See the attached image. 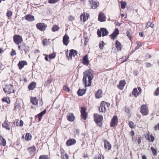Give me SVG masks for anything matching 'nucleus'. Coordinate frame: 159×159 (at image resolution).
Returning a JSON list of instances; mask_svg holds the SVG:
<instances>
[{"label":"nucleus","instance_id":"a19ab883","mask_svg":"<svg viewBox=\"0 0 159 159\" xmlns=\"http://www.w3.org/2000/svg\"><path fill=\"white\" fill-rule=\"evenodd\" d=\"M49 158L47 155H42L40 156L39 159H49Z\"/></svg>","mask_w":159,"mask_h":159},{"label":"nucleus","instance_id":"a878e982","mask_svg":"<svg viewBox=\"0 0 159 159\" xmlns=\"http://www.w3.org/2000/svg\"><path fill=\"white\" fill-rule=\"evenodd\" d=\"M86 89H79L77 92V93L79 96H82L86 92Z\"/></svg>","mask_w":159,"mask_h":159},{"label":"nucleus","instance_id":"f3484780","mask_svg":"<svg viewBox=\"0 0 159 159\" xmlns=\"http://www.w3.org/2000/svg\"><path fill=\"white\" fill-rule=\"evenodd\" d=\"M89 15L86 13L84 14H82L80 16V19L81 20H83V22H85L88 19V16Z\"/></svg>","mask_w":159,"mask_h":159},{"label":"nucleus","instance_id":"20e7f679","mask_svg":"<svg viewBox=\"0 0 159 159\" xmlns=\"http://www.w3.org/2000/svg\"><path fill=\"white\" fill-rule=\"evenodd\" d=\"M13 86L12 85L6 84L5 87L3 88V90L5 93L9 94L12 92L11 90Z\"/></svg>","mask_w":159,"mask_h":159},{"label":"nucleus","instance_id":"6ab92c4d","mask_svg":"<svg viewBox=\"0 0 159 159\" xmlns=\"http://www.w3.org/2000/svg\"><path fill=\"white\" fill-rule=\"evenodd\" d=\"M115 46L118 51H121V50L122 45L121 43L117 40H116L115 43Z\"/></svg>","mask_w":159,"mask_h":159},{"label":"nucleus","instance_id":"f8f14e48","mask_svg":"<svg viewBox=\"0 0 159 159\" xmlns=\"http://www.w3.org/2000/svg\"><path fill=\"white\" fill-rule=\"evenodd\" d=\"M104 147L105 149L106 150H110L111 149V145L107 140H105L104 141Z\"/></svg>","mask_w":159,"mask_h":159},{"label":"nucleus","instance_id":"9b49d317","mask_svg":"<svg viewBox=\"0 0 159 159\" xmlns=\"http://www.w3.org/2000/svg\"><path fill=\"white\" fill-rule=\"evenodd\" d=\"M106 17L104 14L102 12H100L98 15V20L101 22H103L106 20Z\"/></svg>","mask_w":159,"mask_h":159},{"label":"nucleus","instance_id":"f257e3e1","mask_svg":"<svg viewBox=\"0 0 159 159\" xmlns=\"http://www.w3.org/2000/svg\"><path fill=\"white\" fill-rule=\"evenodd\" d=\"M84 76L83 81L84 82L85 87L90 86L91 85V80L93 78V75L90 73L87 72L84 73Z\"/></svg>","mask_w":159,"mask_h":159},{"label":"nucleus","instance_id":"bb28decb","mask_svg":"<svg viewBox=\"0 0 159 159\" xmlns=\"http://www.w3.org/2000/svg\"><path fill=\"white\" fill-rule=\"evenodd\" d=\"M14 110L15 111H16L17 110H20L21 108L20 104L19 103L16 102L14 104Z\"/></svg>","mask_w":159,"mask_h":159},{"label":"nucleus","instance_id":"a211bd4d","mask_svg":"<svg viewBox=\"0 0 159 159\" xmlns=\"http://www.w3.org/2000/svg\"><path fill=\"white\" fill-rule=\"evenodd\" d=\"M89 2L91 4V2H92V7H94V8L96 9L97 8L98 5H99L98 2H97L95 1H93V0H90L89 1Z\"/></svg>","mask_w":159,"mask_h":159},{"label":"nucleus","instance_id":"680f3d73","mask_svg":"<svg viewBox=\"0 0 159 159\" xmlns=\"http://www.w3.org/2000/svg\"><path fill=\"white\" fill-rule=\"evenodd\" d=\"M125 111L127 113H128L129 112L130 110L129 108H127V107H126L125 109Z\"/></svg>","mask_w":159,"mask_h":159},{"label":"nucleus","instance_id":"79ce46f5","mask_svg":"<svg viewBox=\"0 0 159 159\" xmlns=\"http://www.w3.org/2000/svg\"><path fill=\"white\" fill-rule=\"evenodd\" d=\"M31 139V135L28 133H27L25 135V139L29 140Z\"/></svg>","mask_w":159,"mask_h":159},{"label":"nucleus","instance_id":"0e129e2a","mask_svg":"<svg viewBox=\"0 0 159 159\" xmlns=\"http://www.w3.org/2000/svg\"><path fill=\"white\" fill-rule=\"evenodd\" d=\"M151 138V140L152 142H153L155 139L154 137L152 135H151L150 136Z\"/></svg>","mask_w":159,"mask_h":159},{"label":"nucleus","instance_id":"a18cd8bd","mask_svg":"<svg viewBox=\"0 0 159 159\" xmlns=\"http://www.w3.org/2000/svg\"><path fill=\"white\" fill-rule=\"evenodd\" d=\"M129 127L131 129L133 128L134 127V124L132 121H129Z\"/></svg>","mask_w":159,"mask_h":159},{"label":"nucleus","instance_id":"c85d7f7f","mask_svg":"<svg viewBox=\"0 0 159 159\" xmlns=\"http://www.w3.org/2000/svg\"><path fill=\"white\" fill-rule=\"evenodd\" d=\"M105 102L102 101L100 106V108L102 107V112H105L106 110L105 107Z\"/></svg>","mask_w":159,"mask_h":159},{"label":"nucleus","instance_id":"37998d69","mask_svg":"<svg viewBox=\"0 0 159 159\" xmlns=\"http://www.w3.org/2000/svg\"><path fill=\"white\" fill-rule=\"evenodd\" d=\"M2 100L3 101L7 103L8 104H10V100L9 98H3Z\"/></svg>","mask_w":159,"mask_h":159},{"label":"nucleus","instance_id":"4c0bfd02","mask_svg":"<svg viewBox=\"0 0 159 159\" xmlns=\"http://www.w3.org/2000/svg\"><path fill=\"white\" fill-rule=\"evenodd\" d=\"M81 116L84 120H85L87 118V113H82Z\"/></svg>","mask_w":159,"mask_h":159},{"label":"nucleus","instance_id":"39448f33","mask_svg":"<svg viewBox=\"0 0 159 159\" xmlns=\"http://www.w3.org/2000/svg\"><path fill=\"white\" fill-rule=\"evenodd\" d=\"M36 26L38 29L42 31H44L47 26V25L43 23H38Z\"/></svg>","mask_w":159,"mask_h":159},{"label":"nucleus","instance_id":"052dcab7","mask_svg":"<svg viewBox=\"0 0 159 159\" xmlns=\"http://www.w3.org/2000/svg\"><path fill=\"white\" fill-rule=\"evenodd\" d=\"M71 51L73 52V53L74 54V55L75 56V55H76L78 53V52H77V51H76V50H73V49H71Z\"/></svg>","mask_w":159,"mask_h":159},{"label":"nucleus","instance_id":"b1692460","mask_svg":"<svg viewBox=\"0 0 159 159\" xmlns=\"http://www.w3.org/2000/svg\"><path fill=\"white\" fill-rule=\"evenodd\" d=\"M27 150L30 154H32L35 152L36 150V147L35 146H34L28 148Z\"/></svg>","mask_w":159,"mask_h":159},{"label":"nucleus","instance_id":"cd10ccee","mask_svg":"<svg viewBox=\"0 0 159 159\" xmlns=\"http://www.w3.org/2000/svg\"><path fill=\"white\" fill-rule=\"evenodd\" d=\"M102 90L98 89L95 94V97L97 98H99L102 97Z\"/></svg>","mask_w":159,"mask_h":159},{"label":"nucleus","instance_id":"338daca9","mask_svg":"<svg viewBox=\"0 0 159 159\" xmlns=\"http://www.w3.org/2000/svg\"><path fill=\"white\" fill-rule=\"evenodd\" d=\"M23 122L22 120H20V122L19 123V126H21L23 125Z\"/></svg>","mask_w":159,"mask_h":159},{"label":"nucleus","instance_id":"aec40b11","mask_svg":"<svg viewBox=\"0 0 159 159\" xmlns=\"http://www.w3.org/2000/svg\"><path fill=\"white\" fill-rule=\"evenodd\" d=\"M36 83L35 82H33L30 83L28 86V88L30 90L34 89L36 87Z\"/></svg>","mask_w":159,"mask_h":159},{"label":"nucleus","instance_id":"6e6552de","mask_svg":"<svg viewBox=\"0 0 159 159\" xmlns=\"http://www.w3.org/2000/svg\"><path fill=\"white\" fill-rule=\"evenodd\" d=\"M69 37L67 34H65L63 38L62 42L63 44L67 46L70 42Z\"/></svg>","mask_w":159,"mask_h":159},{"label":"nucleus","instance_id":"7c9ffc66","mask_svg":"<svg viewBox=\"0 0 159 159\" xmlns=\"http://www.w3.org/2000/svg\"><path fill=\"white\" fill-rule=\"evenodd\" d=\"M0 143L3 146L6 145V140L1 136H0Z\"/></svg>","mask_w":159,"mask_h":159},{"label":"nucleus","instance_id":"f03ea898","mask_svg":"<svg viewBox=\"0 0 159 159\" xmlns=\"http://www.w3.org/2000/svg\"><path fill=\"white\" fill-rule=\"evenodd\" d=\"M94 120L97 125L101 127L102 125V121L103 120V117L101 115L95 113L93 115Z\"/></svg>","mask_w":159,"mask_h":159},{"label":"nucleus","instance_id":"72a5a7b5","mask_svg":"<svg viewBox=\"0 0 159 159\" xmlns=\"http://www.w3.org/2000/svg\"><path fill=\"white\" fill-rule=\"evenodd\" d=\"M72 52L71 51V50H70L68 54L67 53H66V56L68 57L69 60H71L72 59Z\"/></svg>","mask_w":159,"mask_h":159},{"label":"nucleus","instance_id":"13d9d810","mask_svg":"<svg viewBox=\"0 0 159 159\" xmlns=\"http://www.w3.org/2000/svg\"><path fill=\"white\" fill-rule=\"evenodd\" d=\"M63 89L64 90L67 92H69L70 91V89L68 86H65L63 87Z\"/></svg>","mask_w":159,"mask_h":159},{"label":"nucleus","instance_id":"864d4df0","mask_svg":"<svg viewBox=\"0 0 159 159\" xmlns=\"http://www.w3.org/2000/svg\"><path fill=\"white\" fill-rule=\"evenodd\" d=\"M102 30H100L98 29L97 32V35L99 37H101L102 36Z\"/></svg>","mask_w":159,"mask_h":159},{"label":"nucleus","instance_id":"774afa93","mask_svg":"<svg viewBox=\"0 0 159 159\" xmlns=\"http://www.w3.org/2000/svg\"><path fill=\"white\" fill-rule=\"evenodd\" d=\"M46 109H45L43 111L40 112L42 115H43L46 113Z\"/></svg>","mask_w":159,"mask_h":159},{"label":"nucleus","instance_id":"7ed1b4c3","mask_svg":"<svg viewBox=\"0 0 159 159\" xmlns=\"http://www.w3.org/2000/svg\"><path fill=\"white\" fill-rule=\"evenodd\" d=\"M140 112L143 116H146L148 114V109L147 107L145 105L141 107Z\"/></svg>","mask_w":159,"mask_h":159},{"label":"nucleus","instance_id":"603ef678","mask_svg":"<svg viewBox=\"0 0 159 159\" xmlns=\"http://www.w3.org/2000/svg\"><path fill=\"white\" fill-rule=\"evenodd\" d=\"M61 157V159H68V156L67 154L63 155Z\"/></svg>","mask_w":159,"mask_h":159},{"label":"nucleus","instance_id":"ddd939ff","mask_svg":"<svg viewBox=\"0 0 159 159\" xmlns=\"http://www.w3.org/2000/svg\"><path fill=\"white\" fill-rule=\"evenodd\" d=\"M76 143V140L74 139H71L68 140L66 142V144L67 146H70L75 144Z\"/></svg>","mask_w":159,"mask_h":159},{"label":"nucleus","instance_id":"58836bf2","mask_svg":"<svg viewBox=\"0 0 159 159\" xmlns=\"http://www.w3.org/2000/svg\"><path fill=\"white\" fill-rule=\"evenodd\" d=\"M126 35L128 36L129 39L131 40L132 38H131V35H132V33L130 31H127L126 33Z\"/></svg>","mask_w":159,"mask_h":159},{"label":"nucleus","instance_id":"09e8293b","mask_svg":"<svg viewBox=\"0 0 159 159\" xmlns=\"http://www.w3.org/2000/svg\"><path fill=\"white\" fill-rule=\"evenodd\" d=\"M48 41L47 39H44L43 40V45H45L48 44Z\"/></svg>","mask_w":159,"mask_h":159},{"label":"nucleus","instance_id":"6e6d98bb","mask_svg":"<svg viewBox=\"0 0 159 159\" xmlns=\"http://www.w3.org/2000/svg\"><path fill=\"white\" fill-rule=\"evenodd\" d=\"M104 44H105L104 43L103 41H102V43L101 44L100 43L99 45V48L101 49H102L103 47H104Z\"/></svg>","mask_w":159,"mask_h":159},{"label":"nucleus","instance_id":"4be33fe9","mask_svg":"<svg viewBox=\"0 0 159 159\" xmlns=\"http://www.w3.org/2000/svg\"><path fill=\"white\" fill-rule=\"evenodd\" d=\"M9 126V123H8L7 120H5L4 123L2 124V127L8 130H10V129Z\"/></svg>","mask_w":159,"mask_h":159},{"label":"nucleus","instance_id":"c03bdc74","mask_svg":"<svg viewBox=\"0 0 159 159\" xmlns=\"http://www.w3.org/2000/svg\"><path fill=\"white\" fill-rule=\"evenodd\" d=\"M121 3V7L122 9H124L126 7V3L125 2H120Z\"/></svg>","mask_w":159,"mask_h":159},{"label":"nucleus","instance_id":"f704fd0d","mask_svg":"<svg viewBox=\"0 0 159 159\" xmlns=\"http://www.w3.org/2000/svg\"><path fill=\"white\" fill-rule=\"evenodd\" d=\"M12 12L11 11H8L7 12L6 16L8 17V19H10L11 18Z\"/></svg>","mask_w":159,"mask_h":159},{"label":"nucleus","instance_id":"412c9836","mask_svg":"<svg viewBox=\"0 0 159 159\" xmlns=\"http://www.w3.org/2000/svg\"><path fill=\"white\" fill-rule=\"evenodd\" d=\"M83 63L85 65H88L89 64V60L87 55H86L83 57Z\"/></svg>","mask_w":159,"mask_h":159},{"label":"nucleus","instance_id":"5fc2aeb1","mask_svg":"<svg viewBox=\"0 0 159 159\" xmlns=\"http://www.w3.org/2000/svg\"><path fill=\"white\" fill-rule=\"evenodd\" d=\"M68 19L69 21H72L75 19V17L72 16L70 15L68 17Z\"/></svg>","mask_w":159,"mask_h":159},{"label":"nucleus","instance_id":"e433bc0d","mask_svg":"<svg viewBox=\"0 0 159 159\" xmlns=\"http://www.w3.org/2000/svg\"><path fill=\"white\" fill-rule=\"evenodd\" d=\"M154 26L153 24L150 21L148 22L146 25V28H148L150 27L151 28H152Z\"/></svg>","mask_w":159,"mask_h":159},{"label":"nucleus","instance_id":"2eb2a0df","mask_svg":"<svg viewBox=\"0 0 159 159\" xmlns=\"http://www.w3.org/2000/svg\"><path fill=\"white\" fill-rule=\"evenodd\" d=\"M25 19L29 21H32L34 20V16L28 14L25 16Z\"/></svg>","mask_w":159,"mask_h":159},{"label":"nucleus","instance_id":"69168bd1","mask_svg":"<svg viewBox=\"0 0 159 159\" xmlns=\"http://www.w3.org/2000/svg\"><path fill=\"white\" fill-rule=\"evenodd\" d=\"M18 122V120H17L16 122H13V123L15 125H16V126H19V123Z\"/></svg>","mask_w":159,"mask_h":159},{"label":"nucleus","instance_id":"0eeeda50","mask_svg":"<svg viewBox=\"0 0 159 159\" xmlns=\"http://www.w3.org/2000/svg\"><path fill=\"white\" fill-rule=\"evenodd\" d=\"M118 122V119L117 116H114L111 119L110 125L111 127H115L117 125Z\"/></svg>","mask_w":159,"mask_h":159},{"label":"nucleus","instance_id":"473e14b6","mask_svg":"<svg viewBox=\"0 0 159 159\" xmlns=\"http://www.w3.org/2000/svg\"><path fill=\"white\" fill-rule=\"evenodd\" d=\"M150 149L152 151V154L154 156H155L157 155V152L156 149L153 147H151Z\"/></svg>","mask_w":159,"mask_h":159},{"label":"nucleus","instance_id":"4d7b16f0","mask_svg":"<svg viewBox=\"0 0 159 159\" xmlns=\"http://www.w3.org/2000/svg\"><path fill=\"white\" fill-rule=\"evenodd\" d=\"M16 51L14 49H12V51L11 53V56H13L14 55H16Z\"/></svg>","mask_w":159,"mask_h":159},{"label":"nucleus","instance_id":"423d86ee","mask_svg":"<svg viewBox=\"0 0 159 159\" xmlns=\"http://www.w3.org/2000/svg\"><path fill=\"white\" fill-rule=\"evenodd\" d=\"M13 40L14 43L17 45L21 43L23 41L21 36L18 35L14 36Z\"/></svg>","mask_w":159,"mask_h":159},{"label":"nucleus","instance_id":"dca6fc26","mask_svg":"<svg viewBox=\"0 0 159 159\" xmlns=\"http://www.w3.org/2000/svg\"><path fill=\"white\" fill-rule=\"evenodd\" d=\"M66 116L67 120L70 121H73L75 120V116L72 113H68Z\"/></svg>","mask_w":159,"mask_h":159},{"label":"nucleus","instance_id":"bf43d9fd","mask_svg":"<svg viewBox=\"0 0 159 159\" xmlns=\"http://www.w3.org/2000/svg\"><path fill=\"white\" fill-rule=\"evenodd\" d=\"M146 67H149L152 66V65L150 63L146 62Z\"/></svg>","mask_w":159,"mask_h":159},{"label":"nucleus","instance_id":"9d476101","mask_svg":"<svg viewBox=\"0 0 159 159\" xmlns=\"http://www.w3.org/2000/svg\"><path fill=\"white\" fill-rule=\"evenodd\" d=\"M119 33V30L116 28L113 33L110 35V37L111 39L114 40L115 39Z\"/></svg>","mask_w":159,"mask_h":159},{"label":"nucleus","instance_id":"ea45409f","mask_svg":"<svg viewBox=\"0 0 159 159\" xmlns=\"http://www.w3.org/2000/svg\"><path fill=\"white\" fill-rule=\"evenodd\" d=\"M52 80L51 79H48V80L46 81L44 84V86H47L48 85L50 84L52 82Z\"/></svg>","mask_w":159,"mask_h":159},{"label":"nucleus","instance_id":"393cba45","mask_svg":"<svg viewBox=\"0 0 159 159\" xmlns=\"http://www.w3.org/2000/svg\"><path fill=\"white\" fill-rule=\"evenodd\" d=\"M100 30H101L102 31V37L107 35L108 34L109 32L106 29L103 28H101Z\"/></svg>","mask_w":159,"mask_h":159},{"label":"nucleus","instance_id":"c756f323","mask_svg":"<svg viewBox=\"0 0 159 159\" xmlns=\"http://www.w3.org/2000/svg\"><path fill=\"white\" fill-rule=\"evenodd\" d=\"M31 103L34 105H37L38 100L35 98H31Z\"/></svg>","mask_w":159,"mask_h":159},{"label":"nucleus","instance_id":"49530a36","mask_svg":"<svg viewBox=\"0 0 159 159\" xmlns=\"http://www.w3.org/2000/svg\"><path fill=\"white\" fill-rule=\"evenodd\" d=\"M86 109L85 107H82L81 108V111H80L81 113H87L86 111Z\"/></svg>","mask_w":159,"mask_h":159},{"label":"nucleus","instance_id":"c9c22d12","mask_svg":"<svg viewBox=\"0 0 159 159\" xmlns=\"http://www.w3.org/2000/svg\"><path fill=\"white\" fill-rule=\"evenodd\" d=\"M59 26L57 25H54L52 28V30L53 32H55L59 30Z\"/></svg>","mask_w":159,"mask_h":159},{"label":"nucleus","instance_id":"8fccbe9b","mask_svg":"<svg viewBox=\"0 0 159 159\" xmlns=\"http://www.w3.org/2000/svg\"><path fill=\"white\" fill-rule=\"evenodd\" d=\"M60 0H49L48 2L49 3H54L59 1Z\"/></svg>","mask_w":159,"mask_h":159},{"label":"nucleus","instance_id":"2f4dec72","mask_svg":"<svg viewBox=\"0 0 159 159\" xmlns=\"http://www.w3.org/2000/svg\"><path fill=\"white\" fill-rule=\"evenodd\" d=\"M132 95L136 97L139 95V92H138L136 88H134L133 89L132 93Z\"/></svg>","mask_w":159,"mask_h":159},{"label":"nucleus","instance_id":"1a4fd4ad","mask_svg":"<svg viewBox=\"0 0 159 159\" xmlns=\"http://www.w3.org/2000/svg\"><path fill=\"white\" fill-rule=\"evenodd\" d=\"M22 51H24L25 54H27L29 52V47L26 46L25 43H22L21 44Z\"/></svg>","mask_w":159,"mask_h":159},{"label":"nucleus","instance_id":"e2e57ef3","mask_svg":"<svg viewBox=\"0 0 159 159\" xmlns=\"http://www.w3.org/2000/svg\"><path fill=\"white\" fill-rule=\"evenodd\" d=\"M98 159H104V157L102 156L99 155L98 157Z\"/></svg>","mask_w":159,"mask_h":159},{"label":"nucleus","instance_id":"de8ad7c7","mask_svg":"<svg viewBox=\"0 0 159 159\" xmlns=\"http://www.w3.org/2000/svg\"><path fill=\"white\" fill-rule=\"evenodd\" d=\"M55 57H56V54L54 53H53L50 54L48 56L49 58L50 59L54 58Z\"/></svg>","mask_w":159,"mask_h":159},{"label":"nucleus","instance_id":"3c124183","mask_svg":"<svg viewBox=\"0 0 159 159\" xmlns=\"http://www.w3.org/2000/svg\"><path fill=\"white\" fill-rule=\"evenodd\" d=\"M159 94V87H158L155 90L154 92V95L155 96H158Z\"/></svg>","mask_w":159,"mask_h":159},{"label":"nucleus","instance_id":"4468645a","mask_svg":"<svg viewBox=\"0 0 159 159\" xmlns=\"http://www.w3.org/2000/svg\"><path fill=\"white\" fill-rule=\"evenodd\" d=\"M27 63L26 61H19L18 66H19V68L20 70H21L25 65H27Z\"/></svg>","mask_w":159,"mask_h":159},{"label":"nucleus","instance_id":"5701e85b","mask_svg":"<svg viewBox=\"0 0 159 159\" xmlns=\"http://www.w3.org/2000/svg\"><path fill=\"white\" fill-rule=\"evenodd\" d=\"M125 82L124 80L120 81L119 84L117 85L118 87L121 90L123 89L124 86L125 85Z\"/></svg>","mask_w":159,"mask_h":159}]
</instances>
